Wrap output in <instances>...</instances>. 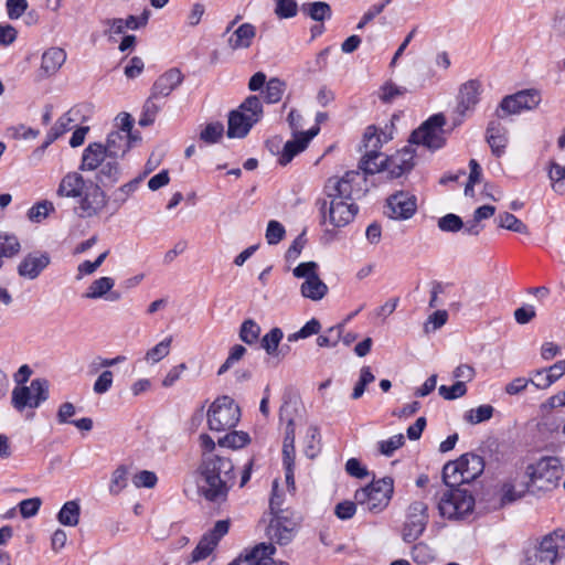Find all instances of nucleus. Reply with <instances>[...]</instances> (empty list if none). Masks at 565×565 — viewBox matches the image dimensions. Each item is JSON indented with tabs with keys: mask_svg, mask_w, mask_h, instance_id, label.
Returning a JSON list of instances; mask_svg holds the SVG:
<instances>
[{
	"mask_svg": "<svg viewBox=\"0 0 565 565\" xmlns=\"http://www.w3.org/2000/svg\"><path fill=\"white\" fill-rule=\"evenodd\" d=\"M87 186L76 201V212L82 218L100 215L108 204L107 195L98 184L90 182Z\"/></svg>",
	"mask_w": 565,
	"mask_h": 565,
	"instance_id": "4468645a",
	"label": "nucleus"
},
{
	"mask_svg": "<svg viewBox=\"0 0 565 565\" xmlns=\"http://www.w3.org/2000/svg\"><path fill=\"white\" fill-rule=\"evenodd\" d=\"M565 551V532L555 530L526 551L524 565H554Z\"/></svg>",
	"mask_w": 565,
	"mask_h": 565,
	"instance_id": "1a4fd4ad",
	"label": "nucleus"
},
{
	"mask_svg": "<svg viewBox=\"0 0 565 565\" xmlns=\"http://www.w3.org/2000/svg\"><path fill=\"white\" fill-rule=\"evenodd\" d=\"M364 145L370 150L365 154L364 160H367L373 153H377L376 149L382 147V137L379 134V129L375 126H370L364 132Z\"/></svg>",
	"mask_w": 565,
	"mask_h": 565,
	"instance_id": "09e8293b",
	"label": "nucleus"
},
{
	"mask_svg": "<svg viewBox=\"0 0 565 565\" xmlns=\"http://www.w3.org/2000/svg\"><path fill=\"white\" fill-rule=\"evenodd\" d=\"M462 226V220L452 213L440 217L438 221V227L444 232H458Z\"/></svg>",
	"mask_w": 565,
	"mask_h": 565,
	"instance_id": "e2e57ef3",
	"label": "nucleus"
},
{
	"mask_svg": "<svg viewBox=\"0 0 565 565\" xmlns=\"http://www.w3.org/2000/svg\"><path fill=\"white\" fill-rule=\"evenodd\" d=\"M157 482V475L150 470H141L132 477V483L136 488L153 489Z\"/></svg>",
	"mask_w": 565,
	"mask_h": 565,
	"instance_id": "864d4df0",
	"label": "nucleus"
},
{
	"mask_svg": "<svg viewBox=\"0 0 565 565\" xmlns=\"http://www.w3.org/2000/svg\"><path fill=\"white\" fill-rule=\"evenodd\" d=\"M427 509V504L422 500H416L408 507L403 527L405 542H414L423 534L428 521Z\"/></svg>",
	"mask_w": 565,
	"mask_h": 565,
	"instance_id": "dca6fc26",
	"label": "nucleus"
},
{
	"mask_svg": "<svg viewBox=\"0 0 565 565\" xmlns=\"http://www.w3.org/2000/svg\"><path fill=\"white\" fill-rule=\"evenodd\" d=\"M405 443L403 434L394 435L387 439L380 440L377 448L381 455L391 457L397 449H399Z\"/></svg>",
	"mask_w": 565,
	"mask_h": 565,
	"instance_id": "de8ad7c7",
	"label": "nucleus"
},
{
	"mask_svg": "<svg viewBox=\"0 0 565 565\" xmlns=\"http://www.w3.org/2000/svg\"><path fill=\"white\" fill-rule=\"evenodd\" d=\"M298 12L296 0H275V13L280 19L292 18Z\"/></svg>",
	"mask_w": 565,
	"mask_h": 565,
	"instance_id": "5fc2aeb1",
	"label": "nucleus"
},
{
	"mask_svg": "<svg viewBox=\"0 0 565 565\" xmlns=\"http://www.w3.org/2000/svg\"><path fill=\"white\" fill-rule=\"evenodd\" d=\"M417 211V198L407 191H398L386 200V215L392 220L406 221Z\"/></svg>",
	"mask_w": 565,
	"mask_h": 565,
	"instance_id": "f3484780",
	"label": "nucleus"
},
{
	"mask_svg": "<svg viewBox=\"0 0 565 565\" xmlns=\"http://www.w3.org/2000/svg\"><path fill=\"white\" fill-rule=\"evenodd\" d=\"M276 547L273 543H259L249 550H245L235 559L239 565H274Z\"/></svg>",
	"mask_w": 565,
	"mask_h": 565,
	"instance_id": "4be33fe9",
	"label": "nucleus"
},
{
	"mask_svg": "<svg viewBox=\"0 0 565 565\" xmlns=\"http://www.w3.org/2000/svg\"><path fill=\"white\" fill-rule=\"evenodd\" d=\"M365 183L366 178L359 170L330 177L323 186L324 198L318 202L321 224L327 228H341L350 224L359 211L354 198L363 192Z\"/></svg>",
	"mask_w": 565,
	"mask_h": 565,
	"instance_id": "f257e3e1",
	"label": "nucleus"
},
{
	"mask_svg": "<svg viewBox=\"0 0 565 565\" xmlns=\"http://www.w3.org/2000/svg\"><path fill=\"white\" fill-rule=\"evenodd\" d=\"M284 94V83L277 78H271L266 84L265 98L267 103H277Z\"/></svg>",
	"mask_w": 565,
	"mask_h": 565,
	"instance_id": "13d9d810",
	"label": "nucleus"
},
{
	"mask_svg": "<svg viewBox=\"0 0 565 565\" xmlns=\"http://www.w3.org/2000/svg\"><path fill=\"white\" fill-rule=\"evenodd\" d=\"M66 61V52L57 46L46 49L41 56L39 76L47 78L55 75Z\"/></svg>",
	"mask_w": 565,
	"mask_h": 565,
	"instance_id": "393cba45",
	"label": "nucleus"
},
{
	"mask_svg": "<svg viewBox=\"0 0 565 565\" xmlns=\"http://www.w3.org/2000/svg\"><path fill=\"white\" fill-rule=\"evenodd\" d=\"M296 450H295V423L289 420L286 426L284 444H282V461L286 469V491L292 492L296 490L294 479Z\"/></svg>",
	"mask_w": 565,
	"mask_h": 565,
	"instance_id": "aec40b11",
	"label": "nucleus"
},
{
	"mask_svg": "<svg viewBox=\"0 0 565 565\" xmlns=\"http://www.w3.org/2000/svg\"><path fill=\"white\" fill-rule=\"evenodd\" d=\"M497 221L498 225L504 230L524 235L529 234L527 225L509 212L499 214Z\"/></svg>",
	"mask_w": 565,
	"mask_h": 565,
	"instance_id": "ea45409f",
	"label": "nucleus"
},
{
	"mask_svg": "<svg viewBox=\"0 0 565 565\" xmlns=\"http://www.w3.org/2000/svg\"><path fill=\"white\" fill-rule=\"evenodd\" d=\"M115 286V280L110 277H100L94 280L87 288L84 297L87 299H98L107 295Z\"/></svg>",
	"mask_w": 565,
	"mask_h": 565,
	"instance_id": "e433bc0d",
	"label": "nucleus"
},
{
	"mask_svg": "<svg viewBox=\"0 0 565 565\" xmlns=\"http://www.w3.org/2000/svg\"><path fill=\"white\" fill-rule=\"evenodd\" d=\"M547 175L552 190L559 195H565V166L551 160L547 166Z\"/></svg>",
	"mask_w": 565,
	"mask_h": 565,
	"instance_id": "473e14b6",
	"label": "nucleus"
},
{
	"mask_svg": "<svg viewBox=\"0 0 565 565\" xmlns=\"http://www.w3.org/2000/svg\"><path fill=\"white\" fill-rule=\"evenodd\" d=\"M106 156H107V151H106V148L104 145H102V143L89 145L83 153L82 169L95 170L104 161Z\"/></svg>",
	"mask_w": 565,
	"mask_h": 565,
	"instance_id": "c756f323",
	"label": "nucleus"
},
{
	"mask_svg": "<svg viewBox=\"0 0 565 565\" xmlns=\"http://www.w3.org/2000/svg\"><path fill=\"white\" fill-rule=\"evenodd\" d=\"M445 124L444 115L437 114L431 116L412 134L411 141L428 149L441 148L445 143Z\"/></svg>",
	"mask_w": 565,
	"mask_h": 565,
	"instance_id": "ddd939ff",
	"label": "nucleus"
},
{
	"mask_svg": "<svg viewBox=\"0 0 565 565\" xmlns=\"http://www.w3.org/2000/svg\"><path fill=\"white\" fill-rule=\"evenodd\" d=\"M92 181H86L78 172H68L60 181L56 195L78 200Z\"/></svg>",
	"mask_w": 565,
	"mask_h": 565,
	"instance_id": "b1692460",
	"label": "nucleus"
},
{
	"mask_svg": "<svg viewBox=\"0 0 565 565\" xmlns=\"http://www.w3.org/2000/svg\"><path fill=\"white\" fill-rule=\"evenodd\" d=\"M301 10L312 20L319 22L324 21L331 17V8L327 2L323 1L305 3L302 4Z\"/></svg>",
	"mask_w": 565,
	"mask_h": 565,
	"instance_id": "4c0bfd02",
	"label": "nucleus"
},
{
	"mask_svg": "<svg viewBox=\"0 0 565 565\" xmlns=\"http://www.w3.org/2000/svg\"><path fill=\"white\" fill-rule=\"evenodd\" d=\"M541 103V94L536 89L520 90L507 96L500 104V108L508 115H514L522 110L536 108Z\"/></svg>",
	"mask_w": 565,
	"mask_h": 565,
	"instance_id": "6ab92c4d",
	"label": "nucleus"
},
{
	"mask_svg": "<svg viewBox=\"0 0 565 565\" xmlns=\"http://www.w3.org/2000/svg\"><path fill=\"white\" fill-rule=\"evenodd\" d=\"M81 508L77 500L67 501L57 514L58 522L65 526H75L79 521Z\"/></svg>",
	"mask_w": 565,
	"mask_h": 565,
	"instance_id": "72a5a7b5",
	"label": "nucleus"
},
{
	"mask_svg": "<svg viewBox=\"0 0 565 565\" xmlns=\"http://www.w3.org/2000/svg\"><path fill=\"white\" fill-rule=\"evenodd\" d=\"M412 558L418 564H426L433 559L430 548L423 543L416 544L412 550Z\"/></svg>",
	"mask_w": 565,
	"mask_h": 565,
	"instance_id": "774afa93",
	"label": "nucleus"
},
{
	"mask_svg": "<svg viewBox=\"0 0 565 565\" xmlns=\"http://www.w3.org/2000/svg\"><path fill=\"white\" fill-rule=\"evenodd\" d=\"M227 45L233 51L243 50L249 47L252 41L256 35V29L253 24L244 23L241 24L236 30L231 32V26L226 30Z\"/></svg>",
	"mask_w": 565,
	"mask_h": 565,
	"instance_id": "bb28decb",
	"label": "nucleus"
},
{
	"mask_svg": "<svg viewBox=\"0 0 565 565\" xmlns=\"http://www.w3.org/2000/svg\"><path fill=\"white\" fill-rule=\"evenodd\" d=\"M230 527L228 521H217L212 530L206 532L191 553V563H198L206 559L218 545L221 539L227 534Z\"/></svg>",
	"mask_w": 565,
	"mask_h": 565,
	"instance_id": "a211bd4d",
	"label": "nucleus"
},
{
	"mask_svg": "<svg viewBox=\"0 0 565 565\" xmlns=\"http://www.w3.org/2000/svg\"><path fill=\"white\" fill-rule=\"evenodd\" d=\"M132 127L134 119L128 113L117 115L114 129L108 134L104 145L108 157L122 158L129 151L132 143L138 140V137L131 134Z\"/></svg>",
	"mask_w": 565,
	"mask_h": 565,
	"instance_id": "9d476101",
	"label": "nucleus"
},
{
	"mask_svg": "<svg viewBox=\"0 0 565 565\" xmlns=\"http://www.w3.org/2000/svg\"><path fill=\"white\" fill-rule=\"evenodd\" d=\"M260 334V327L252 319L245 320L239 330V339L246 344H254Z\"/></svg>",
	"mask_w": 565,
	"mask_h": 565,
	"instance_id": "c03bdc74",
	"label": "nucleus"
},
{
	"mask_svg": "<svg viewBox=\"0 0 565 565\" xmlns=\"http://www.w3.org/2000/svg\"><path fill=\"white\" fill-rule=\"evenodd\" d=\"M518 497H443L438 509L444 518L463 519L471 513L486 514L512 504Z\"/></svg>",
	"mask_w": 565,
	"mask_h": 565,
	"instance_id": "7ed1b4c3",
	"label": "nucleus"
},
{
	"mask_svg": "<svg viewBox=\"0 0 565 565\" xmlns=\"http://www.w3.org/2000/svg\"><path fill=\"white\" fill-rule=\"evenodd\" d=\"M41 500L39 498H29L20 502V513L23 518L35 515L40 509Z\"/></svg>",
	"mask_w": 565,
	"mask_h": 565,
	"instance_id": "338daca9",
	"label": "nucleus"
},
{
	"mask_svg": "<svg viewBox=\"0 0 565 565\" xmlns=\"http://www.w3.org/2000/svg\"><path fill=\"white\" fill-rule=\"evenodd\" d=\"M366 490L370 493H383V494H392L394 491V481L391 477H383L379 480H373L367 487Z\"/></svg>",
	"mask_w": 565,
	"mask_h": 565,
	"instance_id": "052dcab7",
	"label": "nucleus"
},
{
	"mask_svg": "<svg viewBox=\"0 0 565 565\" xmlns=\"http://www.w3.org/2000/svg\"><path fill=\"white\" fill-rule=\"evenodd\" d=\"M51 257L46 252L28 253L18 264V275L28 280L36 279L50 265Z\"/></svg>",
	"mask_w": 565,
	"mask_h": 565,
	"instance_id": "412c9836",
	"label": "nucleus"
},
{
	"mask_svg": "<svg viewBox=\"0 0 565 565\" xmlns=\"http://www.w3.org/2000/svg\"><path fill=\"white\" fill-rule=\"evenodd\" d=\"M345 471L348 475L356 479H364L370 475L367 468L363 466L356 458H350L347 461Z\"/></svg>",
	"mask_w": 565,
	"mask_h": 565,
	"instance_id": "69168bd1",
	"label": "nucleus"
},
{
	"mask_svg": "<svg viewBox=\"0 0 565 565\" xmlns=\"http://www.w3.org/2000/svg\"><path fill=\"white\" fill-rule=\"evenodd\" d=\"M224 134V127L221 122H210L200 132V139L205 143H216Z\"/></svg>",
	"mask_w": 565,
	"mask_h": 565,
	"instance_id": "49530a36",
	"label": "nucleus"
},
{
	"mask_svg": "<svg viewBox=\"0 0 565 565\" xmlns=\"http://www.w3.org/2000/svg\"><path fill=\"white\" fill-rule=\"evenodd\" d=\"M484 469L483 459L476 454H465L444 466L443 480L450 489L477 479Z\"/></svg>",
	"mask_w": 565,
	"mask_h": 565,
	"instance_id": "423d86ee",
	"label": "nucleus"
},
{
	"mask_svg": "<svg viewBox=\"0 0 565 565\" xmlns=\"http://www.w3.org/2000/svg\"><path fill=\"white\" fill-rule=\"evenodd\" d=\"M47 398V384L36 379L28 386H18L12 392L13 406L22 411L25 407L35 408Z\"/></svg>",
	"mask_w": 565,
	"mask_h": 565,
	"instance_id": "2eb2a0df",
	"label": "nucleus"
},
{
	"mask_svg": "<svg viewBox=\"0 0 565 565\" xmlns=\"http://www.w3.org/2000/svg\"><path fill=\"white\" fill-rule=\"evenodd\" d=\"M249 443V436L244 431H233L218 440V445L232 449H239Z\"/></svg>",
	"mask_w": 565,
	"mask_h": 565,
	"instance_id": "a18cd8bd",
	"label": "nucleus"
},
{
	"mask_svg": "<svg viewBox=\"0 0 565 565\" xmlns=\"http://www.w3.org/2000/svg\"><path fill=\"white\" fill-rule=\"evenodd\" d=\"M245 353H246L245 347H243L241 344L234 345L231 349L230 354H228L227 359L225 360V362L220 366L217 374L221 375V374L225 373L226 371H228L234 363L238 362L244 356Z\"/></svg>",
	"mask_w": 565,
	"mask_h": 565,
	"instance_id": "680f3d73",
	"label": "nucleus"
},
{
	"mask_svg": "<svg viewBox=\"0 0 565 565\" xmlns=\"http://www.w3.org/2000/svg\"><path fill=\"white\" fill-rule=\"evenodd\" d=\"M21 250V244L18 237L7 231L0 230V268L4 258H12Z\"/></svg>",
	"mask_w": 565,
	"mask_h": 565,
	"instance_id": "7c9ffc66",
	"label": "nucleus"
},
{
	"mask_svg": "<svg viewBox=\"0 0 565 565\" xmlns=\"http://www.w3.org/2000/svg\"><path fill=\"white\" fill-rule=\"evenodd\" d=\"M54 212V205L51 201L43 200L38 202L28 211V218L33 223H40Z\"/></svg>",
	"mask_w": 565,
	"mask_h": 565,
	"instance_id": "79ce46f5",
	"label": "nucleus"
},
{
	"mask_svg": "<svg viewBox=\"0 0 565 565\" xmlns=\"http://www.w3.org/2000/svg\"><path fill=\"white\" fill-rule=\"evenodd\" d=\"M291 420V418L289 419ZM295 433L298 430L299 434H303V443H305V454L308 458L313 459L317 457L319 452V431L318 428L311 425H308L306 422L299 419L295 420Z\"/></svg>",
	"mask_w": 565,
	"mask_h": 565,
	"instance_id": "cd10ccee",
	"label": "nucleus"
},
{
	"mask_svg": "<svg viewBox=\"0 0 565 565\" xmlns=\"http://www.w3.org/2000/svg\"><path fill=\"white\" fill-rule=\"evenodd\" d=\"M199 441L203 450L201 473L206 483L205 494H226L235 479L231 460L212 455L215 443L209 435H200Z\"/></svg>",
	"mask_w": 565,
	"mask_h": 565,
	"instance_id": "f03ea898",
	"label": "nucleus"
},
{
	"mask_svg": "<svg viewBox=\"0 0 565 565\" xmlns=\"http://www.w3.org/2000/svg\"><path fill=\"white\" fill-rule=\"evenodd\" d=\"M29 8L26 0H7L6 9L9 19L17 20L21 18Z\"/></svg>",
	"mask_w": 565,
	"mask_h": 565,
	"instance_id": "0e129e2a",
	"label": "nucleus"
},
{
	"mask_svg": "<svg viewBox=\"0 0 565 565\" xmlns=\"http://www.w3.org/2000/svg\"><path fill=\"white\" fill-rule=\"evenodd\" d=\"M182 74L180 71L172 68L163 73L154 82L151 94L160 99L167 98L182 83Z\"/></svg>",
	"mask_w": 565,
	"mask_h": 565,
	"instance_id": "a878e982",
	"label": "nucleus"
},
{
	"mask_svg": "<svg viewBox=\"0 0 565 565\" xmlns=\"http://www.w3.org/2000/svg\"><path fill=\"white\" fill-rule=\"evenodd\" d=\"M163 99L154 97V95H150V97L146 100L143 105V110L141 117L139 119L140 126H149L154 122L158 114L160 113L163 106Z\"/></svg>",
	"mask_w": 565,
	"mask_h": 565,
	"instance_id": "f704fd0d",
	"label": "nucleus"
},
{
	"mask_svg": "<svg viewBox=\"0 0 565 565\" xmlns=\"http://www.w3.org/2000/svg\"><path fill=\"white\" fill-rule=\"evenodd\" d=\"M479 90L480 84L476 81H469L461 86L458 103L460 114H465L475 107L478 103Z\"/></svg>",
	"mask_w": 565,
	"mask_h": 565,
	"instance_id": "c85d7f7f",
	"label": "nucleus"
},
{
	"mask_svg": "<svg viewBox=\"0 0 565 565\" xmlns=\"http://www.w3.org/2000/svg\"><path fill=\"white\" fill-rule=\"evenodd\" d=\"M375 380L370 366H363L360 371V379L355 384L352 393V398H360L365 391L367 384L372 383Z\"/></svg>",
	"mask_w": 565,
	"mask_h": 565,
	"instance_id": "6e6d98bb",
	"label": "nucleus"
},
{
	"mask_svg": "<svg viewBox=\"0 0 565 565\" xmlns=\"http://www.w3.org/2000/svg\"><path fill=\"white\" fill-rule=\"evenodd\" d=\"M171 343H172L171 337H168L164 340L160 341L153 348L149 349L146 352V354L143 356V361L149 365H153V364L162 361L166 356L169 355L170 350H171Z\"/></svg>",
	"mask_w": 565,
	"mask_h": 565,
	"instance_id": "c9c22d12",
	"label": "nucleus"
},
{
	"mask_svg": "<svg viewBox=\"0 0 565 565\" xmlns=\"http://www.w3.org/2000/svg\"><path fill=\"white\" fill-rule=\"evenodd\" d=\"M282 338V330L280 328H273L262 338V348L266 351L267 354L276 355L278 353V347Z\"/></svg>",
	"mask_w": 565,
	"mask_h": 565,
	"instance_id": "a19ab883",
	"label": "nucleus"
},
{
	"mask_svg": "<svg viewBox=\"0 0 565 565\" xmlns=\"http://www.w3.org/2000/svg\"><path fill=\"white\" fill-rule=\"evenodd\" d=\"M286 231L278 221H269L266 228V241L269 245L278 244L285 237Z\"/></svg>",
	"mask_w": 565,
	"mask_h": 565,
	"instance_id": "4d7b16f0",
	"label": "nucleus"
},
{
	"mask_svg": "<svg viewBox=\"0 0 565 565\" xmlns=\"http://www.w3.org/2000/svg\"><path fill=\"white\" fill-rule=\"evenodd\" d=\"M285 497H271L269 509L271 519L266 530L268 539L278 545H288L296 536L300 518L285 508Z\"/></svg>",
	"mask_w": 565,
	"mask_h": 565,
	"instance_id": "20e7f679",
	"label": "nucleus"
},
{
	"mask_svg": "<svg viewBox=\"0 0 565 565\" xmlns=\"http://www.w3.org/2000/svg\"><path fill=\"white\" fill-rule=\"evenodd\" d=\"M263 117V106L258 97L250 96L228 116L227 136L243 138Z\"/></svg>",
	"mask_w": 565,
	"mask_h": 565,
	"instance_id": "6e6552de",
	"label": "nucleus"
},
{
	"mask_svg": "<svg viewBox=\"0 0 565 565\" xmlns=\"http://www.w3.org/2000/svg\"><path fill=\"white\" fill-rule=\"evenodd\" d=\"M526 472L530 477V491L552 492L559 484L563 466L557 457L546 456L529 465Z\"/></svg>",
	"mask_w": 565,
	"mask_h": 565,
	"instance_id": "39448f33",
	"label": "nucleus"
},
{
	"mask_svg": "<svg viewBox=\"0 0 565 565\" xmlns=\"http://www.w3.org/2000/svg\"><path fill=\"white\" fill-rule=\"evenodd\" d=\"M206 417L211 430L223 431L237 425L241 411L231 397L222 396L211 404Z\"/></svg>",
	"mask_w": 565,
	"mask_h": 565,
	"instance_id": "f8f14e48",
	"label": "nucleus"
},
{
	"mask_svg": "<svg viewBox=\"0 0 565 565\" xmlns=\"http://www.w3.org/2000/svg\"><path fill=\"white\" fill-rule=\"evenodd\" d=\"M414 167V151L412 148H404L388 158H384L381 153H373L367 160L362 161L361 168L364 175L366 173L374 174L380 171H386L390 177L398 178L408 172Z\"/></svg>",
	"mask_w": 565,
	"mask_h": 565,
	"instance_id": "0eeeda50",
	"label": "nucleus"
},
{
	"mask_svg": "<svg viewBox=\"0 0 565 565\" xmlns=\"http://www.w3.org/2000/svg\"><path fill=\"white\" fill-rule=\"evenodd\" d=\"M390 498L391 497H363V499L359 501V504L369 512L379 513L388 505Z\"/></svg>",
	"mask_w": 565,
	"mask_h": 565,
	"instance_id": "8fccbe9b",
	"label": "nucleus"
},
{
	"mask_svg": "<svg viewBox=\"0 0 565 565\" xmlns=\"http://www.w3.org/2000/svg\"><path fill=\"white\" fill-rule=\"evenodd\" d=\"M488 143L492 153L500 157L508 143L507 130L499 125H490L488 128Z\"/></svg>",
	"mask_w": 565,
	"mask_h": 565,
	"instance_id": "2f4dec72",
	"label": "nucleus"
},
{
	"mask_svg": "<svg viewBox=\"0 0 565 565\" xmlns=\"http://www.w3.org/2000/svg\"><path fill=\"white\" fill-rule=\"evenodd\" d=\"M318 268L317 263L305 262L292 269V275L302 280L299 287L300 295L315 302L322 300L329 291L327 284L318 274Z\"/></svg>",
	"mask_w": 565,
	"mask_h": 565,
	"instance_id": "9b49d317",
	"label": "nucleus"
},
{
	"mask_svg": "<svg viewBox=\"0 0 565 565\" xmlns=\"http://www.w3.org/2000/svg\"><path fill=\"white\" fill-rule=\"evenodd\" d=\"M494 413L493 406L489 404L479 405L476 408L467 411L463 419L470 425H478L492 418Z\"/></svg>",
	"mask_w": 565,
	"mask_h": 565,
	"instance_id": "58836bf2",
	"label": "nucleus"
},
{
	"mask_svg": "<svg viewBox=\"0 0 565 565\" xmlns=\"http://www.w3.org/2000/svg\"><path fill=\"white\" fill-rule=\"evenodd\" d=\"M319 128H311L307 131L295 132L294 139L285 143L282 151L279 156V163L281 166L288 164L295 156L302 152L309 145L310 140L318 134Z\"/></svg>",
	"mask_w": 565,
	"mask_h": 565,
	"instance_id": "5701e85b",
	"label": "nucleus"
},
{
	"mask_svg": "<svg viewBox=\"0 0 565 565\" xmlns=\"http://www.w3.org/2000/svg\"><path fill=\"white\" fill-rule=\"evenodd\" d=\"M321 330V323L316 318L309 320L299 331L289 334L288 340L290 342L299 339H307L313 334H318Z\"/></svg>",
	"mask_w": 565,
	"mask_h": 565,
	"instance_id": "603ef678",
	"label": "nucleus"
},
{
	"mask_svg": "<svg viewBox=\"0 0 565 565\" xmlns=\"http://www.w3.org/2000/svg\"><path fill=\"white\" fill-rule=\"evenodd\" d=\"M343 333V326L338 324L329 328L324 334H321L317 338V344L320 348H334Z\"/></svg>",
	"mask_w": 565,
	"mask_h": 565,
	"instance_id": "37998d69",
	"label": "nucleus"
},
{
	"mask_svg": "<svg viewBox=\"0 0 565 565\" xmlns=\"http://www.w3.org/2000/svg\"><path fill=\"white\" fill-rule=\"evenodd\" d=\"M128 480V469L125 466H119L116 468L111 475L110 479V491L111 492H120L127 486Z\"/></svg>",
	"mask_w": 565,
	"mask_h": 565,
	"instance_id": "bf43d9fd",
	"label": "nucleus"
},
{
	"mask_svg": "<svg viewBox=\"0 0 565 565\" xmlns=\"http://www.w3.org/2000/svg\"><path fill=\"white\" fill-rule=\"evenodd\" d=\"M439 395L447 399L452 401L462 397L467 393V386L463 381H457L451 386L441 385L438 388Z\"/></svg>",
	"mask_w": 565,
	"mask_h": 565,
	"instance_id": "3c124183",
	"label": "nucleus"
}]
</instances>
